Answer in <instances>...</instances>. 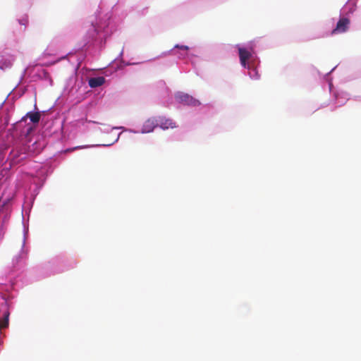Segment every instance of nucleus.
<instances>
[{"mask_svg":"<svg viewBox=\"0 0 361 361\" xmlns=\"http://www.w3.org/2000/svg\"><path fill=\"white\" fill-rule=\"evenodd\" d=\"M118 24L112 18L111 13H107L100 16L92 24L85 36V46L87 49H95L102 50L106 40L118 30Z\"/></svg>","mask_w":361,"mask_h":361,"instance_id":"1","label":"nucleus"},{"mask_svg":"<svg viewBox=\"0 0 361 361\" xmlns=\"http://www.w3.org/2000/svg\"><path fill=\"white\" fill-rule=\"evenodd\" d=\"M237 47L240 65L248 71L247 74L251 79L258 80L260 77L258 73L260 61L254 50L252 42L245 46L238 44Z\"/></svg>","mask_w":361,"mask_h":361,"instance_id":"2","label":"nucleus"},{"mask_svg":"<svg viewBox=\"0 0 361 361\" xmlns=\"http://www.w3.org/2000/svg\"><path fill=\"white\" fill-rule=\"evenodd\" d=\"M72 56V53L69 52L65 56L56 57L54 55L49 51V48L44 52L42 56V66L37 65L32 69V77L34 80H42L44 82L45 85L52 86L53 81L49 73L42 67V66L52 65L61 59H65L66 56Z\"/></svg>","mask_w":361,"mask_h":361,"instance_id":"3","label":"nucleus"},{"mask_svg":"<svg viewBox=\"0 0 361 361\" xmlns=\"http://www.w3.org/2000/svg\"><path fill=\"white\" fill-rule=\"evenodd\" d=\"M27 233L28 228H24L23 240L21 249L20 252L13 257L12 260L13 274H15L16 272H18L26 265L30 251V247L25 245Z\"/></svg>","mask_w":361,"mask_h":361,"instance_id":"4","label":"nucleus"},{"mask_svg":"<svg viewBox=\"0 0 361 361\" xmlns=\"http://www.w3.org/2000/svg\"><path fill=\"white\" fill-rule=\"evenodd\" d=\"M30 154L26 145H19L14 147L10 152L7 161L11 166H14L20 164L22 161L25 159Z\"/></svg>","mask_w":361,"mask_h":361,"instance_id":"5","label":"nucleus"},{"mask_svg":"<svg viewBox=\"0 0 361 361\" xmlns=\"http://www.w3.org/2000/svg\"><path fill=\"white\" fill-rule=\"evenodd\" d=\"M175 99L178 103L183 104L184 105L196 106L200 104V102L197 99H195L188 94L183 92L176 93L175 94Z\"/></svg>","mask_w":361,"mask_h":361,"instance_id":"6","label":"nucleus"},{"mask_svg":"<svg viewBox=\"0 0 361 361\" xmlns=\"http://www.w3.org/2000/svg\"><path fill=\"white\" fill-rule=\"evenodd\" d=\"M350 25V18L340 15V18L336 23V27L331 31V35H337L345 32Z\"/></svg>","mask_w":361,"mask_h":361,"instance_id":"7","label":"nucleus"},{"mask_svg":"<svg viewBox=\"0 0 361 361\" xmlns=\"http://www.w3.org/2000/svg\"><path fill=\"white\" fill-rule=\"evenodd\" d=\"M35 172H30V175L32 177L37 178L39 181L45 180L48 176V169L46 165H42V164H35L33 166Z\"/></svg>","mask_w":361,"mask_h":361,"instance_id":"8","label":"nucleus"},{"mask_svg":"<svg viewBox=\"0 0 361 361\" xmlns=\"http://www.w3.org/2000/svg\"><path fill=\"white\" fill-rule=\"evenodd\" d=\"M357 9V0H348L341 8L340 15L350 18Z\"/></svg>","mask_w":361,"mask_h":361,"instance_id":"9","label":"nucleus"},{"mask_svg":"<svg viewBox=\"0 0 361 361\" xmlns=\"http://www.w3.org/2000/svg\"><path fill=\"white\" fill-rule=\"evenodd\" d=\"M29 118L30 122L33 124H37L40 120V113L39 111H29L24 116L21 120L17 123L16 128H20L24 123H26L27 119Z\"/></svg>","mask_w":361,"mask_h":361,"instance_id":"10","label":"nucleus"},{"mask_svg":"<svg viewBox=\"0 0 361 361\" xmlns=\"http://www.w3.org/2000/svg\"><path fill=\"white\" fill-rule=\"evenodd\" d=\"M188 50L189 47L188 46L176 44L169 53L178 59H185L188 55Z\"/></svg>","mask_w":361,"mask_h":361,"instance_id":"11","label":"nucleus"},{"mask_svg":"<svg viewBox=\"0 0 361 361\" xmlns=\"http://www.w3.org/2000/svg\"><path fill=\"white\" fill-rule=\"evenodd\" d=\"M157 126L158 123L157 122L156 117H152L146 120L142 125V129L137 131L139 132L138 133H152Z\"/></svg>","mask_w":361,"mask_h":361,"instance_id":"12","label":"nucleus"},{"mask_svg":"<svg viewBox=\"0 0 361 361\" xmlns=\"http://www.w3.org/2000/svg\"><path fill=\"white\" fill-rule=\"evenodd\" d=\"M156 120L158 123V126L164 130L176 127L175 123L170 118H166L164 116H157L156 117Z\"/></svg>","mask_w":361,"mask_h":361,"instance_id":"13","label":"nucleus"},{"mask_svg":"<svg viewBox=\"0 0 361 361\" xmlns=\"http://www.w3.org/2000/svg\"><path fill=\"white\" fill-rule=\"evenodd\" d=\"M334 97L336 103L338 106H343L349 99L348 94L343 91L334 93Z\"/></svg>","mask_w":361,"mask_h":361,"instance_id":"14","label":"nucleus"},{"mask_svg":"<svg viewBox=\"0 0 361 361\" xmlns=\"http://www.w3.org/2000/svg\"><path fill=\"white\" fill-rule=\"evenodd\" d=\"M105 82V78L102 76L91 78L88 83L90 87L95 88L102 86Z\"/></svg>","mask_w":361,"mask_h":361,"instance_id":"15","label":"nucleus"},{"mask_svg":"<svg viewBox=\"0 0 361 361\" xmlns=\"http://www.w3.org/2000/svg\"><path fill=\"white\" fill-rule=\"evenodd\" d=\"M114 129H121L123 131L130 132V133H139L138 131H135V130L130 129V128H125L123 126H114V127H112V126H105L104 128L100 129V130L102 133H110L111 130H113Z\"/></svg>","mask_w":361,"mask_h":361,"instance_id":"16","label":"nucleus"},{"mask_svg":"<svg viewBox=\"0 0 361 361\" xmlns=\"http://www.w3.org/2000/svg\"><path fill=\"white\" fill-rule=\"evenodd\" d=\"M121 134V133H120L116 137L115 140L112 143H110V144L78 146L73 149H68L67 151H73L74 149H85V148H88V147H109V146H111L114 143L118 142Z\"/></svg>","mask_w":361,"mask_h":361,"instance_id":"17","label":"nucleus"},{"mask_svg":"<svg viewBox=\"0 0 361 361\" xmlns=\"http://www.w3.org/2000/svg\"><path fill=\"white\" fill-rule=\"evenodd\" d=\"M18 23L21 25H24V30H25L27 24H28V16L27 15L23 16L20 18L18 20Z\"/></svg>","mask_w":361,"mask_h":361,"instance_id":"18","label":"nucleus"},{"mask_svg":"<svg viewBox=\"0 0 361 361\" xmlns=\"http://www.w3.org/2000/svg\"><path fill=\"white\" fill-rule=\"evenodd\" d=\"M335 68H336V67L333 68L331 70V71H330L329 73H326V74L325 75V79H326V80L328 82V84H329V91H330V92H332L333 83H332L331 80L329 78V74H330L332 71H334V70Z\"/></svg>","mask_w":361,"mask_h":361,"instance_id":"19","label":"nucleus"},{"mask_svg":"<svg viewBox=\"0 0 361 361\" xmlns=\"http://www.w3.org/2000/svg\"><path fill=\"white\" fill-rule=\"evenodd\" d=\"M11 65H12L11 60H6L5 62H4V63H1L0 61V68L1 69L9 68L11 66Z\"/></svg>","mask_w":361,"mask_h":361,"instance_id":"20","label":"nucleus"},{"mask_svg":"<svg viewBox=\"0 0 361 361\" xmlns=\"http://www.w3.org/2000/svg\"><path fill=\"white\" fill-rule=\"evenodd\" d=\"M32 129V126L31 125H27V126H26L25 129H23L21 130V133H28Z\"/></svg>","mask_w":361,"mask_h":361,"instance_id":"21","label":"nucleus"},{"mask_svg":"<svg viewBox=\"0 0 361 361\" xmlns=\"http://www.w3.org/2000/svg\"><path fill=\"white\" fill-rule=\"evenodd\" d=\"M159 84L161 85L163 87H164L166 92H168V88L166 87V84L164 81H160Z\"/></svg>","mask_w":361,"mask_h":361,"instance_id":"22","label":"nucleus"},{"mask_svg":"<svg viewBox=\"0 0 361 361\" xmlns=\"http://www.w3.org/2000/svg\"><path fill=\"white\" fill-rule=\"evenodd\" d=\"M64 271V269L56 270V271H54L53 274L59 273V272H61V271Z\"/></svg>","mask_w":361,"mask_h":361,"instance_id":"23","label":"nucleus"},{"mask_svg":"<svg viewBox=\"0 0 361 361\" xmlns=\"http://www.w3.org/2000/svg\"><path fill=\"white\" fill-rule=\"evenodd\" d=\"M123 54V51L122 50V51H121V53L119 54L118 57H122Z\"/></svg>","mask_w":361,"mask_h":361,"instance_id":"24","label":"nucleus"},{"mask_svg":"<svg viewBox=\"0 0 361 361\" xmlns=\"http://www.w3.org/2000/svg\"><path fill=\"white\" fill-rule=\"evenodd\" d=\"M77 61L78 62V64L80 63V61L79 60V59H77Z\"/></svg>","mask_w":361,"mask_h":361,"instance_id":"25","label":"nucleus"},{"mask_svg":"<svg viewBox=\"0 0 361 361\" xmlns=\"http://www.w3.org/2000/svg\"><path fill=\"white\" fill-rule=\"evenodd\" d=\"M35 109H37V104H35Z\"/></svg>","mask_w":361,"mask_h":361,"instance_id":"26","label":"nucleus"}]
</instances>
